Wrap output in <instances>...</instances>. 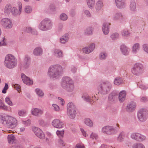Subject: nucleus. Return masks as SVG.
I'll use <instances>...</instances> for the list:
<instances>
[{
  "label": "nucleus",
  "mask_w": 148,
  "mask_h": 148,
  "mask_svg": "<svg viewBox=\"0 0 148 148\" xmlns=\"http://www.w3.org/2000/svg\"><path fill=\"white\" fill-rule=\"evenodd\" d=\"M63 71L62 67L59 65L51 66L48 70V75L52 79H58L61 76Z\"/></svg>",
  "instance_id": "f257e3e1"
},
{
  "label": "nucleus",
  "mask_w": 148,
  "mask_h": 148,
  "mask_svg": "<svg viewBox=\"0 0 148 148\" xmlns=\"http://www.w3.org/2000/svg\"><path fill=\"white\" fill-rule=\"evenodd\" d=\"M0 123L11 128L15 127L17 125V121L14 118L8 116L0 115Z\"/></svg>",
  "instance_id": "f03ea898"
},
{
  "label": "nucleus",
  "mask_w": 148,
  "mask_h": 148,
  "mask_svg": "<svg viewBox=\"0 0 148 148\" xmlns=\"http://www.w3.org/2000/svg\"><path fill=\"white\" fill-rule=\"evenodd\" d=\"M61 85L64 89L68 92H71V95H73L74 86L73 82L71 78L68 77H63L62 80Z\"/></svg>",
  "instance_id": "7ed1b4c3"
},
{
  "label": "nucleus",
  "mask_w": 148,
  "mask_h": 148,
  "mask_svg": "<svg viewBox=\"0 0 148 148\" xmlns=\"http://www.w3.org/2000/svg\"><path fill=\"white\" fill-rule=\"evenodd\" d=\"M17 63V59L12 54H9L5 56L4 64L7 68L13 69L16 66Z\"/></svg>",
  "instance_id": "20e7f679"
},
{
  "label": "nucleus",
  "mask_w": 148,
  "mask_h": 148,
  "mask_svg": "<svg viewBox=\"0 0 148 148\" xmlns=\"http://www.w3.org/2000/svg\"><path fill=\"white\" fill-rule=\"evenodd\" d=\"M112 88L111 83L108 81L102 82L99 85L98 89L99 92L103 95L107 94Z\"/></svg>",
  "instance_id": "39448f33"
},
{
  "label": "nucleus",
  "mask_w": 148,
  "mask_h": 148,
  "mask_svg": "<svg viewBox=\"0 0 148 148\" xmlns=\"http://www.w3.org/2000/svg\"><path fill=\"white\" fill-rule=\"evenodd\" d=\"M53 23L51 20L47 18L42 20L39 25V29L43 31H46L51 29Z\"/></svg>",
  "instance_id": "423d86ee"
},
{
  "label": "nucleus",
  "mask_w": 148,
  "mask_h": 148,
  "mask_svg": "<svg viewBox=\"0 0 148 148\" xmlns=\"http://www.w3.org/2000/svg\"><path fill=\"white\" fill-rule=\"evenodd\" d=\"M67 114L71 119H74L76 114V108L75 105L72 102H69L67 106Z\"/></svg>",
  "instance_id": "0eeeda50"
},
{
  "label": "nucleus",
  "mask_w": 148,
  "mask_h": 148,
  "mask_svg": "<svg viewBox=\"0 0 148 148\" xmlns=\"http://www.w3.org/2000/svg\"><path fill=\"white\" fill-rule=\"evenodd\" d=\"M132 73L134 75L139 76L144 72V67L142 64L140 63L135 64L131 69Z\"/></svg>",
  "instance_id": "6e6552de"
},
{
  "label": "nucleus",
  "mask_w": 148,
  "mask_h": 148,
  "mask_svg": "<svg viewBox=\"0 0 148 148\" xmlns=\"http://www.w3.org/2000/svg\"><path fill=\"white\" fill-rule=\"evenodd\" d=\"M148 116V111L145 109L139 110L137 113V117L138 120L142 122H145L147 119Z\"/></svg>",
  "instance_id": "1a4fd4ad"
},
{
  "label": "nucleus",
  "mask_w": 148,
  "mask_h": 148,
  "mask_svg": "<svg viewBox=\"0 0 148 148\" xmlns=\"http://www.w3.org/2000/svg\"><path fill=\"white\" fill-rule=\"evenodd\" d=\"M118 128H115L113 126H107L103 127L102 129V132L103 133L108 135H111L115 134L117 132V130L119 127V125L116 124Z\"/></svg>",
  "instance_id": "9d476101"
},
{
  "label": "nucleus",
  "mask_w": 148,
  "mask_h": 148,
  "mask_svg": "<svg viewBox=\"0 0 148 148\" xmlns=\"http://www.w3.org/2000/svg\"><path fill=\"white\" fill-rule=\"evenodd\" d=\"M0 23L3 27L7 29H10L12 27L11 20L8 18H4L1 19Z\"/></svg>",
  "instance_id": "9b49d317"
},
{
  "label": "nucleus",
  "mask_w": 148,
  "mask_h": 148,
  "mask_svg": "<svg viewBox=\"0 0 148 148\" xmlns=\"http://www.w3.org/2000/svg\"><path fill=\"white\" fill-rule=\"evenodd\" d=\"M131 137L133 139L138 142H142L146 140V137L145 136L137 132L132 134Z\"/></svg>",
  "instance_id": "f8f14e48"
},
{
  "label": "nucleus",
  "mask_w": 148,
  "mask_h": 148,
  "mask_svg": "<svg viewBox=\"0 0 148 148\" xmlns=\"http://www.w3.org/2000/svg\"><path fill=\"white\" fill-rule=\"evenodd\" d=\"M30 62V58L27 55H26L23 60L21 62L20 67L21 69H25L28 68Z\"/></svg>",
  "instance_id": "ddd939ff"
},
{
  "label": "nucleus",
  "mask_w": 148,
  "mask_h": 148,
  "mask_svg": "<svg viewBox=\"0 0 148 148\" xmlns=\"http://www.w3.org/2000/svg\"><path fill=\"white\" fill-rule=\"evenodd\" d=\"M51 124L54 127L59 129L63 128L65 125L62 121L57 119H54L52 121Z\"/></svg>",
  "instance_id": "4468645a"
},
{
  "label": "nucleus",
  "mask_w": 148,
  "mask_h": 148,
  "mask_svg": "<svg viewBox=\"0 0 148 148\" xmlns=\"http://www.w3.org/2000/svg\"><path fill=\"white\" fill-rule=\"evenodd\" d=\"M118 94L115 91H113L110 93L108 97V101L111 103H114L117 99Z\"/></svg>",
  "instance_id": "2eb2a0df"
},
{
  "label": "nucleus",
  "mask_w": 148,
  "mask_h": 148,
  "mask_svg": "<svg viewBox=\"0 0 148 148\" xmlns=\"http://www.w3.org/2000/svg\"><path fill=\"white\" fill-rule=\"evenodd\" d=\"M33 131L35 134L39 138L41 139L45 138V136L42 131L37 127H35L33 129Z\"/></svg>",
  "instance_id": "dca6fc26"
},
{
  "label": "nucleus",
  "mask_w": 148,
  "mask_h": 148,
  "mask_svg": "<svg viewBox=\"0 0 148 148\" xmlns=\"http://www.w3.org/2000/svg\"><path fill=\"white\" fill-rule=\"evenodd\" d=\"M95 47V44L94 43H92L90 44L88 47H86L83 48L82 49V51L84 53L89 54L94 50Z\"/></svg>",
  "instance_id": "f3484780"
},
{
  "label": "nucleus",
  "mask_w": 148,
  "mask_h": 148,
  "mask_svg": "<svg viewBox=\"0 0 148 148\" xmlns=\"http://www.w3.org/2000/svg\"><path fill=\"white\" fill-rule=\"evenodd\" d=\"M21 77L24 83L28 85H32L33 84V81L26 76L24 73L21 74Z\"/></svg>",
  "instance_id": "a211bd4d"
},
{
  "label": "nucleus",
  "mask_w": 148,
  "mask_h": 148,
  "mask_svg": "<svg viewBox=\"0 0 148 148\" xmlns=\"http://www.w3.org/2000/svg\"><path fill=\"white\" fill-rule=\"evenodd\" d=\"M136 106V103L134 101H131L127 104L126 110L129 112H131L135 110Z\"/></svg>",
  "instance_id": "6ab92c4d"
},
{
  "label": "nucleus",
  "mask_w": 148,
  "mask_h": 148,
  "mask_svg": "<svg viewBox=\"0 0 148 148\" xmlns=\"http://www.w3.org/2000/svg\"><path fill=\"white\" fill-rule=\"evenodd\" d=\"M124 18L122 14L120 12L115 13L113 15L112 18L113 20L116 21L123 20Z\"/></svg>",
  "instance_id": "aec40b11"
},
{
  "label": "nucleus",
  "mask_w": 148,
  "mask_h": 148,
  "mask_svg": "<svg viewBox=\"0 0 148 148\" xmlns=\"http://www.w3.org/2000/svg\"><path fill=\"white\" fill-rule=\"evenodd\" d=\"M110 25V24L108 22L104 23L103 24L102 31L105 35H107L109 33Z\"/></svg>",
  "instance_id": "412c9836"
},
{
  "label": "nucleus",
  "mask_w": 148,
  "mask_h": 148,
  "mask_svg": "<svg viewBox=\"0 0 148 148\" xmlns=\"http://www.w3.org/2000/svg\"><path fill=\"white\" fill-rule=\"evenodd\" d=\"M115 3L116 6L118 8H124L126 6L125 0H115Z\"/></svg>",
  "instance_id": "4be33fe9"
},
{
  "label": "nucleus",
  "mask_w": 148,
  "mask_h": 148,
  "mask_svg": "<svg viewBox=\"0 0 148 148\" xmlns=\"http://www.w3.org/2000/svg\"><path fill=\"white\" fill-rule=\"evenodd\" d=\"M122 53L124 55L127 56L128 55L130 51V49L125 45H122L120 47Z\"/></svg>",
  "instance_id": "5701e85b"
},
{
  "label": "nucleus",
  "mask_w": 148,
  "mask_h": 148,
  "mask_svg": "<svg viewBox=\"0 0 148 148\" xmlns=\"http://www.w3.org/2000/svg\"><path fill=\"white\" fill-rule=\"evenodd\" d=\"M22 8V6H19V10H18L16 8L14 7L12 8L13 9L11 12L12 14L15 16H19L21 12Z\"/></svg>",
  "instance_id": "b1692460"
},
{
  "label": "nucleus",
  "mask_w": 148,
  "mask_h": 148,
  "mask_svg": "<svg viewBox=\"0 0 148 148\" xmlns=\"http://www.w3.org/2000/svg\"><path fill=\"white\" fill-rule=\"evenodd\" d=\"M43 113L42 110L37 108H34L32 110V114L36 116H39Z\"/></svg>",
  "instance_id": "393cba45"
},
{
  "label": "nucleus",
  "mask_w": 148,
  "mask_h": 148,
  "mask_svg": "<svg viewBox=\"0 0 148 148\" xmlns=\"http://www.w3.org/2000/svg\"><path fill=\"white\" fill-rule=\"evenodd\" d=\"M13 7L10 4H7L4 9V12L5 14L6 15H9L11 12Z\"/></svg>",
  "instance_id": "a878e982"
},
{
  "label": "nucleus",
  "mask_w": 148,
  "mask_h": 148,
  "mask_svg": "<svg viewBox=\"0 0 148 148\" xmlns=\"http://www.w3.org/2000/svg\"><path fill=\"white\" fill-rule=\"evenodd\" d=\"M42 50L39 47H38L34 49L33 51V54L36 56H39L42 54Z\"/></svg>",
  "instance_id": "bb28decb"
},
{
  "label": "nucleus",
  "mask_w": 148,
  "mask_h": 148,
  "mask_svg": "<svg viewBox=\"0 0 148 148\" xmlns=\"http://www.w3.org/2000/svg\"><path fill=\"white\" fill-rule=\"evenodd\" d=\"M24 31L26 32L31 33V34L34 35H37V31L35 29L30 27L24 28Z\"/></svg>",
  "instance_id": "cd10ccee"
},
{
  "label": "nucleus",
  "mask_w": 148,
  "mask_h": 148,
  "mask_svg": "<svg viewBox=\"0 0 148 148\" xmlns=\"http://www.w3.org/2000/svg\"><path fill=\"white\" fill-rule=\"evenodd\" d=\"M69 36L68 34H65L62 36L60 38V42L62 44H65L69 40Z\"/></svg>",
  "instance_id": "c85d7f7f"
},
{
  "label": "nucleus",
  "mask_w": 148,
  "mask_h": 148,
  "mask_svg": "<svg viewBox=\"0 0 148 148\" xmlns=\"http://www.w3.org/2000/svg\"><path fill=\"white\" fill-rule=\"evenodd\" d=\"M54 54L58 58H62L63 56L62 51L60 49H55L54 51Z\"/></svg>",
  "instance_id": "c756f323"
},
{
  "label": "nucleus",
  "mask_w": 148,
  "mask_h": 148,
  "mask_svg": "<svg viewBox=\"0 0 148 148\" xmlns=\"http://www.w3.org/2000/svg\"><path fill=\"white\" fill-rule=\"evenodd\" d=\"M126 95V92L124 90L120 92L119 96V101L120 102H122L124 101Z\"/></svg>",
  "instance_id": "7c9ffc66"
},
{
  "label": "nucleus",
  "mask_w": 148,
  "mask_h": 148,
  "mask_svg": "<svg viewBox=\"0 0 148 148\" xmlns=\"http://www.w3.org/2000/svg\"><path fill=\"white\" fill-rule=\"evenodd\" d=\"M103 6L102 1L101 0H98L96 4L95 9L97 12L100 10Z\"/></svg>",
  "instance_id": "2f4dec72"
},
{
  "label": "nucleus",
  "mask_w": 148,
  "mask_h": 148,
  "mask_svg": "<svg viewBox=\"0 0 148 148\" xmlns=\"http://www.w3.org/2000/svg\"><path fill=\"white\" fill-rule=\"evenodd\" d=\"M123 82V80L122 78L119 76L116 77L114 81V84L117 85H119Z\"/></svg>",
  "instance_id": "473e14b6"
},
{
  "label": "nucleus",
  "mask_w": 148,
  "mask_h": 148,
  "mask_svg": "<svg viewBox=\"0 0 148 148\" xmlns=\"http://www.w3.org/2000/svg\"><path fill=\"white\" fill-rule=\"evenodd\" d=\"M130 3V10L133 11H135L136 8V5L135 1L132 0Z\"/></svg>",
  "instance_id": "72a5a7b5"
},
{
  "label": "nucleus",
  "mask_w": 148,
  "mask_h": 148,
  "mask_svg": "<svg viewBox=\"0 0 148 148\" xmlns=\"http://www.w3.org/2000/svg\"><path fill=\"white\" fill-rule=\"evenodd\" d=\"M140 46L139 44L136 43L134 44L132 48V51L133 53H136L140 49Z\"/></svg>",
  "instance_id": "f704fd0d"
},
{
  "label": "nucleus",
  "mask_w": 148,
  "mask_h": 148,
  "mask_svg": "<svg viewBox=\"0 0 148 148\" xmlns=\"http://www.w3.org/2000/svg\"><path fill=\"white\" fill-rule=\"evenodd\" d=\"M37 95L40 97L42 98L44 96V93L43 91L39 88H36L35 90Z\"/></svg>",
  "instance_id": "c9c22d12"
},
{
  "label": "nucleus",
  "mask_w": 148,
  "mask_h": 148,
  "mask_svg": "<svg viewBox=\"0 0 148 148\" xmlns=\"http://www.w3.org/2000/svg\"><path fill=\"white\" fill-rule=\"evenodd\" d=\"M93 28L91 27H87L84 31V34L87 35H89L92 34Z\"/></svg>",
  "instance_id": "e433bc0d"
},
{
  "label": "nucleus",
  "mask_w": 148,
  "mask_h": 148,
  "mask_svg": "<svg viewBox=\"0 0 148 148\" xmlns=\"http://www.w3.org/2000/svg\"><path fill=\"white\" fill-rule=\"evenodd\" d=\"M8 143L10 144H13L15 140V137L12 134L8 135Z\"/></svg>",
  "instance_id": "4c0bfd02"
},
{
  "label": "nucleus",
  "mask_w": 148,
  "mask_h": 148,
  "mask_svg": "<svg viewBox=\"0 0 148 148\" xmlns=\"http://www.w3.org/2000/svg\"><path fill=\"white\" fill-rule=\"evenodd\" d=\"M132 148H145L144 145L141 143L134 144L132 146Z\"/></svg>",
  "instance_id": "58836bf2"
},
{
  "label": "nucleus",
  "mask_w": 148,
  "mask_h": 148,
  "mask_svg": "<svg viewBox=\"0 0 148 148\" xmlns=\"http://www.w3.org/2000/svg\"><path fill=\"white\" fill-rule=\"evenodd\" d=\"M82 98L83 99L88 102L91 103V99L90 98L89 96L88 95H83L82 96Z\"/></svg>",
  "instance_id": "ea45409f"
},
{
  "label": "nucleus",
  "mask_w": 148,
  "mask_h": 148,
  "mask_svg": "<svg viewBox=\"0 0 148 148\" xmlns=\"http://www.w3.org/2000/svg\"><path fill=\"white\" fill-rule=\"evenodd\" d=\"M95 1V0H86L87 5L90 8H93Z\"/></svg>",
  "instance_id": "a19ab883"
},
{
  "label": "nucleus",
  "mask_w": 148,
  "mask_h": 148,
  "mask_svg": "<svg viewBox=\"0 0 148 148\" xmlns=\"http://www.w3.org/2000/svg\"><path fill=\"white\" fill-rule=\"evenodd\" d=\"M107 56V53L105 52H102L100 53L99 58L101 60H105Z\"/></svg>",
  "instance_id": "79ce46f5"
},
{
  "label": "nucleus",
  "mask_w": 148,
  "mask_h": 148,
  "mask_svg": "<svg viewBox=\"0 0 148 148\" xmlns=\"http://www.w3.org/2000/svg\"><path fill=\"white\" fill-rule=\"evenodd\" d=\"M84 123L86 125L90 127L92 126L93 125L92 121L89 119H86L84 121Z\"/></svg>",
  "instance_id": "37998d69"
},
{
  "label": "nucleus",
  "mask_w": 148,
  "mask_h": 148,
  "mask_svg": "<svg viewBox=\"0 0 148 148\" xmlns=\"http://www.w3.org/2000/svg\"><path fill=\"white\" fill-rule=\"evenodd\" d=\"M125 135L124 132H122L119 134L117 138L119 142H122L123 140V138Z\"/></svg>",
  "instance_id": "c03bdc74"
},
{
  "label": "nucleus",
  "mask_w": 148,
  "mask_h": 148,
  "mask_svg": "<svg viewBox=\"0 0 148 148\" xmlns=\"http://www.w3.org/2000/svg\"><path fill=\"white\" fill-rule=\"evenodd\" d=\"M25 12L27 13L28 14L31 13L32 11V8L29 5L26 6L25 8Z\"/></svg>",
  "instance_id": "a18cd8bd"
},
{
  "label": "nucleus",
  "mask_w": 148,
  "mask_h": 148,
  "mask_svg": "<svg viewBox=\"0 0 148 148\" xmlns=\"http://www.w3.org/2000/svg\"><path fill=\"white\" fill-rule=\"evenodd\" d=\"M121 34L123 36L127 37L130 36V33L129 32L128 30H123L121 32Z\"/></svg>",
  "instance_id": "49530a36"
},
{
  "label": "nucleus",
  "mask_w": 148,
  "mask_h": 148,
  "mask_svg": "<svg viewBox=\"0 0 148 148\" xmlns=\"http://www.w3.org/2000/svg\"><path fill=\"white\" fill-rule=\"evenodd\" d=\"M60 20L63 21H65L68 19L67 15L65 13L61 14L60 16Z\"/></svg>",
  "instance_id": "de8ad7c7"
},
{
  "label": "nucleus",
  "mask_w": 148,
  "mask_h": 148,
  "mask_svg": "<svg viewBox=\"0 0 148 148\" xmlns=\"http://www.w3.org/2000/svg\"><path fill=\"white\" fill-rule=\"evenodd\" d=\"M119 37V34L117 33L112 34L110 36V37L112 40H116Z\"/></svg>",
  "instance_id": "09e8293b"
},
{
  "label": "nucleus",
  "mask_w": 148,
  "mask_h": 148,
  "mask_svg": "<svg viewBox=\"0 0 148 148\" xmlns=\"http://www.w3.org/2000/svg\"><path fill=\"white\" fill-rule=\"evenodd\" d=\"M64 133V130H62L61 131L58 130L56 132V134L60 138H62L63 137Z\"/></svg>",
  "instance_id": "8fccbe9b"
},
{
  "label": "nucleus",
  "mask_w": 148,
  "mask_h": 148,
  "mask_svg": "<svg viewBox=\"0 0 148 148\" xmlns=\"http://www.w3.org/2000/svg\"><path fill=\"white\" fill-rule=\"evenodd\" d=\"M26 113V111L25 110H19L18 111V114L19 116H25Z\"/></svg>",
  "instance_id": "3c124183"
},
{
  "label": "nucleus",
  "mask_w": 148,
  "mask_h": 148,
  "mask_svg": "<svg viewBox=\"0 0 148 148\" xmlns=\"http://www.w3.org/2000/svg\"><path fill=\"white\" fill-rule=\"evenodd\" d=\"M5 102L9 106H12L13 105V103L10 100L9 97H7L5 99Z\"/></svg>",
  "instance_id": "603ef678"
},
{
  "label": "nucleus",
  "mask_w": 148,
  "mask_h": 148,
  "mask_svg": "<svg viewBox=\"0 0 148 148\" xmlns=\"http://www.w3.org/2000/svg\"><path fill=\"white\" fill-rule=\"evenodd\" d=\"M0 109H3L7 110L8 109L7 107L5 105L1 100L0 99Z\"/></svg>",
  "instance_id": "864d4df0"
},
{
  "label": "nucleus",
  "mask_w": 148,
  "mask_h": 148,
  "mask_svg": "<svg viewBox=\"0 0 148 148\" xmlns=\"http://www.w3.org/2000/svg\"><path fill=\"white\" fill-rule=\"evenodd\" d=\"M98 138V136L97 134L93 132L91 133L90 136V138L93 140L95 139L96 140Z\"/></svg>",
  "instance_id": "5fc2aeb1"
},
{
  "label": "nucleus",
  "mask_w": 148,
  "mask_h": 148,
  "mask_svg": "<svg viewBox=\"0 0 148 148\" xmlns=\"http://www.w3.org/2000/svg\"><path fill=\"white\" fill-rule=\"evenodd\" d=\"M58 145L62 147L65 146V143L62 140L60 139L58 141Z\"/></svg>",
  "instance_id": "6e6d98bb"
},
{
  "label": "nucleus",
  "mask_w": 148,
  "mask_h": 148,
  "mask_svg": "<svg viewBox=\"0 0 148 148\" xmlns=\"http://www.w3.org/2000/svg\"><path fill=\"white\" fill-rule=\"evenodd\" d=\"M138 85L139 87L142 89L146 90L147 89L148 87L145 85L143 84L140 85V83L139 82L138 84Z\"/></svg>",
  "instance_id": "4d7b16f0"
},
{
  "label": "nucleus",
  "mask_w": 148,
  "mask_h": 148,
  "mask_svg": "<svg viewBox=\"0 0 148 148\" xmlns=\"http://www.w3.org/2000/svg\"><path fill=\"white\" fill-rule=\"evenodd\" d=\"M53 107L54 108V110L56 111H58L60 110L59 106L56 104H53Z\"/></svg>",
  "instance_id": "13d9d810"
},
{
  "label": "nucleus",
  "mask_w": 148,
  "mask_h": 148,
  "mask_svg": "<svg viewBox=\"0 0 148 148\" xmlns=\"http://www.w3.org/2000/svg\"><path fill=\"white\" fill-rule=\"evenodd\" d=\"M8 88V85L6 83H5V86L2 91V93H5L6 92V90Z\"/></svg>",
  "instance_id": "bf43d9fd"
},
{
  "label": "nucleus",
  "mask_w": 148,
  "mask_h": 148,
  "mask_svg": "<svg viewBox=\"0 0 148 148\" xmlns=\"http://www.w3.org/2000/svg\"><path fill=\"white\" fill-rule=\"evenodd\" d=\"M144 50L148 53V45L147 44H145L143 45Z\"/></svg>",
  "instance_id": "052dcab7"
},
{
  "label": "nucleus",
  "mask_w": 148,
  "mask_h": 148,
  "mask_svg": "<svg viewBox=\"0 0 148 148\" xmlns=\"http://www.w3.org/2000/svg\"><path fill=\"white\" fill-rule=\"evenodd\" d=\"M70 68L71 71L72 73H75L76 72L77 69L75 66H72Z\"/></svg>",
  "instance_id": "680f3d73"
},
{
  "label": "nucleus",
  "mask_w": 148,
  "mask_h": 148,
  "mask_svg": "<svg viewBox=\"0 0 148 148\" xmlns=\"http://www.w3.org/2000/svg\"><path fill=\"white\" fill-rule=\"evenodd\" d=\"M39 124L42 126L43 127L45 125L44 121L43 120H39Z\"/></svg>",
  "instance_id": "e2e57ef3"
},
{
  "label": "nucleus",
  "mask_w": 148,
  "mask_h": 148,
  "mask_svg": "<svg viewBox=\"0 0 148 148\" xmlns=\"http://www.w3.org/2000/svg\"><path fill=\"white\" fill-rule=\"evenodd\" d=\"M14 88L18 91H19L20 90L21 86L17 84H15L14 85Z\"/></svg>",
  "instance_id": "0e129e2a"
},
{
  "label": "nucleus",
  "mask_w": 148,
  "mask_h": 148,
  "mask_svg": "<svg viewBox=\"0 0 148 148\" xmlns=\"http://www.w3.org/2000/svg\"><path fill=\"white\" fill-rule=\"evenodd\" d=\"M11 148H24L21 145H16L12 146Z\"/></svg>",
  "instance_id": "69168bd1"
},
{
  "label": "nucleus",
  "mask_w": 148,
  "mask_h": 148,
  "mask_svg": "<svg viewBox=\"0 0 148 148\" xmlns=\"http://www.w3.org/2000/svg\"><path fill=\"white\" fill-rule=\"evenodd\" d=\"M148 101L147 98L145 97H142L140 99V101L142 102H145Z\"/></svg>",
  "instance_id": "338daca9"
},
{
  "label": "nucleus",
  "mask_w": 148,
  "mask_h": 148,
  "mask_svg": "<svg viewBox=\"0 0 148 148\" xmlns=\"http://www.w3.org/2000/svg\"><path fill=\"white\" fill-rule=\"evenodd\" d=\"M63 24L62 23H60L58 25V30L59 31H61L63 27Z\"/></svg>",
  "instance_id": "774afa93"
}]
</instances>
